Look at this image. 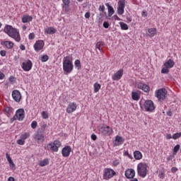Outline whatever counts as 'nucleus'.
Instances as JSON below:
<instances>
[{
  "label": "nucleus",
  "mask_w": 181,
  "mask_h": 181,
  "mask_svg": "<svg viewBox=\"0 0 181 181\" xmlns=\"http://www.w3.org/2000/svg\"><path fill=\"white\" fill-rule=\"evenodd\" d=\"M4 32L6 33L8 36L14 39L16 42H21V35H19V32L12 25H6L4 27Z\"/></svg>",
  "instance_id": "f257e3e1"
},
{
  "label": "nucleus",
  "mask_w": 181,
  "mask_h": 181,
  "mask_svg": "<svg viewBox=\"0 0 181 181\" xmlns=\"http://www.w3.org/2000/svg\"><path fill=\"white\" fill-rule=\"evenodd\" d=\"M68 58L69 57H66L63 59V70L66 74H70L73 71V69H74V65H73L71 60Z\"/></svg>",
  "instance_id": "f03ea898"
},
{
  "label": "nucleus",
  "mask_w": 181,
  "mask_h": 181,
  "mask_svg": "<svg viewBox=\"0 0 181 181\" xmlns=\"http://www.w3.org/2000/svg\"><path fill=\"white\" fill-rule=\"evenodd\" d=\"M137 173L141 177H146L148 175V164L139 163L137 165Z\"/></svg>",
  "instance_id": "7ed1b4c3"
},
{
  "label": "nucleus",
  "mask_w": 181,
  "mask_h": 181,
  "mask_svg": "<svg viewBox=\"0 0 181 181\" xmlns=\"http://www.w3.org/2000/svg\"><path fill=\"white\" fill-rule=\"evenodd\" d=\"M33 139L37 144H43L45 142V133L43 132V129H38L33 135Z\"/></svg>",
  "instance_id": "20e7f679"
},
{
  "label": "nucleus",
  "mask_w": 181,
  "mask_h": 181,
  "mask_svg": "<svg viewBox=\"0 0 181 181\" xmlns=\"http://www.w3.org/2000/svg\"><path fill=\"white\" fill-rule=\"evenodd\" d=\"M62 146V143L59 140H54L53 143L48 144L45 149L52 151V152H58L59 148Z\"/></svg>",
  "instance_id": "39448f33"
},
{
  "label": "nucleus",
  "mask_w": 181,
  "mask_h": 181,
  "mask_svg": "<svg viewBox=\"0 0 181 181\" xmlns=\"http://www.w3.org/2000/svg\"><path fill=\"white\" fill-rule=\"evenodd\" d=\"M98 131L102 135L108 136L112 134V128L107 125H100L98 127Z\"/></svg>",
  "instance_id": "423d86ee"
},
{
  "label": "nucleus",
  "mask_w": 181,
  "mask_h": 181,
  "mask_svg": "<svg viewBox=\"0 0 181 181\" xmlns=\"http://www.w3.org/2000/svg\"><path fill=\"white\" fill-rule=\"evenodd\" d=\"M168 91L165 88L158 89L156 91V97L159 100V101H163L166 98V94Z\"/></svg>",
  "instance_id": "0eeeda50"
},
{
  "label": "nucleus",
  "mask_w": 181,
  "mask_h": 181,
  "mask_svg": "<svg viewBox=\"0 0 181 181\" xmlns=\"http://www.w3.org/2000/svg\"><path fill=\"white\" fill-rule=\"evenodd\" d=\"M115 176V171L111 168H106L104 170L103 179L108 180Z\"/></svg>",
  "instance_id": "6e6552de"
},
{
  "label": "nucleus",
  "mask_w": 181,
  "mask_h": 181,
  "mask_svg": "<svg viewBox=\"0 0 181 181\" xmlns=\"http://www.w3.org/2000/svg\"><path fill=\"white\" fill-rule=\"evenodd\" d=\"M144 108L146 111H148L149 112H152L153 110H155V105L153 104V102L151 100H147L144 102Z\"/></svg>",
  "instance_id": "1a4fd4ad"
},
{
  "label": "nucleus",
  "mask_w": 181,
  "mask_h": 181,
  "mask_svg": "<svg viewBox=\"0 0 181 181\" xmlns=\"http://www.w3.org/2000/svg\"><path fill=\"white\" fill-rule=\"evenodd\" d=\"M33 66V64L32 63V61L28 59L22 63L21 67L24 71H30V70H32Z\"/></svg>",
  "instance_id": "9d476101"
},
{
  "label": "nucleus",
  "mask_w": 181,
  "mask_h": 181,
  "mask_svg": "<svg viewBox=\"0 0 181 181\" xmlns=\"http://www.w3.org/2000/svg\"><path fill=\"white\" fill-rule=\"evenodd\" d=\"M12 98L16 101V103H21V100L22 99V95L21 92L18 90H14L12 92Z\"/></svg>",
  "instance_id": "9b49d317"
},
{
  "label": "nucleus",
  "mask_w": 181,
  "mask_h": 181,
  "mask_svg": "<svg viewBox=\"0 0 181 181\" xmlns=\"http://www.w3.org/2000/svg\"><path fill=\"white\" fill-rule=\"evenodd\" d=\"M123 75L124 70L119 69L112 76V80H113V81H118V80H121V78L122 77Z\"/></svg>",
  "instance_id": "f8f14e48"
},
{
  "label": "nucleus",
  "mask_w": 181,
  "mask_h": 181,
  "mask_svg": "<svg viewBox=\"0 0 181 181\" xmlns=\"http://www.w3.org/2000/svg\"><path fill=\"white\" fill-rule=\"evenodd\" d=\"M18 121H23L25 118V110L23 108L18 109L16 112V115Z\"/></svg>",
  "instance_id": "ddd939ff"
},
{
  "label": "nucleus",
  "mask_w": 181,
  "mask_h": 181,
  "mask_svg": "<svg viewBox=\"0 0 181 181\" xmlns=\"http://www.w3.org/2000/svg\"><path fill=\"white\" fill-rule=\"evenodd\" d=\"M71 152V147L70 146H66L62 148V154L64 158H69L70 156V153Z\"/></svg>",
  "instance_id": "4468645a"
},
{
  "label": "nucleus",
  "mask_w": 181,
  "mask_h": 181,
  "mask_svg": "<svg viewBox=\"0 0 181 181\" xmlns=\"http://www.w3.org/2000/svg\"><path fill=\"white\" fill-rule=\"evenodd\" d=\"M45 46V42L43 40H38L34 44V49L35 52H40Z\"/></svg>",
  "instance_id": "2eb2a0df"
},
{
  "label": "nucleus",
  "mask_w": 181,
  "mask_h": 181,
  "mask_svg": "<svg viewBox=\"0 0 181 181\" xmlns=\"http://www.w3.org/2000/svg\"><path fill=\"white\" fill-rule=\"evenodd\" d=\"M137 88H139V90L144 91V93H149V91H151V88L144 83H138Z\"/></svg>",
  "instance_id": "dca6fc26"
},
{
  "label": "nucleus",
  "mask_w": 181,
  "mask_h": 181,
  "mask_svg": "<svg viewBox=\"0 0 181 181\" xmlns=\"http://www.w3.org/2000/svg\"><path fill=\"white\" fill-rule=\"evenodd\" d=\"M125 177L127 179H134L135 177V170L134 169H128L124 173Z\"/></svg>",
  "instance_id": "f3484780"
},
{
  "label": "nucleus",
  "mask_w": 181,
  "mask_h": 181,
  "mask_svg": "<svg viewBox=\"0 0 181 181\" xmlns=\"http://www.w3.org/2000/svg\"><path fill=\"white\" fill-rule=\"evenodd\" d=\"M76 110H77V104L75 103H71L68 105L66 112H68V114H71V112H74Z\"/></svg>",
  "instance_id": "a211bd4d"
},
{
  "label": "nucleus",
  "mask_w": 181,
  "mask_h": 181,
  "mask_svg": "<svg viewBox=\"0 0 181 181\" xmlns=\"http://www.w3.org/2000/svg\"><path fill=\"white\" fill-rule=\"evenodd\" d=\"M62 8L65 12H70V0H62Z\"/></svg>",
  "instance_id": "6ab92c4d"
},
{
  "label": "nucleus",
  "mask_w": 181,
  "mask_h": 181,
  "mask_svg": "<svg viewBox=\"0 0 181 181\" xmlns=\"http://www.w3.org/2000/svg\"><path fill=\"white\" fill-rule=\"evenodd\" d=\"M105 5L107 7L108 10V17L111 18V16H112V15L115 13V11H114V8L112 6H110V4L106 3Z\"/></svg>",
  "instance_id": "aec40b11"
},
{
  "label": "nucleus",
  "mask_w": 181,
  "mask_h": 181,
  "mask_svg": "<svg viewBox=\"0 0 181 181\" xmlns=\"http://www.w3.org/2000/svg\"><path fill=\"white\" fill-rule=\"evenodd\" d=\"M21 19L23 23H28L33 21V17H32V16H23Z\"/></svg>",
  "instance_id": "412c9836"
},
{
  "label": "nucleus",
  "mask_w": 181,
  "mask_h": 181,
  "mask_svg": "<svg viewBox=\"0 0 181 181\" xmlns=\"http://www.w3.org/2000/svg\"><path fill=\"white\" fill-rule=\"evenodd\" d=\"M173 66H175V62L170 59L164 63V67H167L168 69H172Z\"/></svg>",
  "instance_id": "4be33fe9"
},
{
  "label": "nucleus",
  "mask_w": 181,
  "mask_h": 181,
  "mask_svg": "<svg viewBox=\"0 0 181 181\" xmlns=\"http://www.w3.org/2000/svg\"><path fill=\"white\" fill-rule=\"evenodd\" d=\"M56 32V29L53 27H49L45 30V33H47V35H54Z\"/></svg>",
  "instance_id": "5701e85b"
},
{
  "label": "nucleus",
  "mask_w": 181,
  "mask_h": 181,
  "mask_svg": "<svg viewBox=\"0 0 181 181\" xmlns=\"http://www.w3.org/2000/svg\"><path fill=\"white\" fill-rule=\"evenodd\" d=\"M156 35V28H148L147 36L149 37H153Z\"/></svg>",
  "instance_id": "b1692460"
},
{
  "label": "nucleus",
  "mask_w": 181,
  "mask_h": 181,
  "mask_svg": "<svg viewBox=\"0 0 181 181\" xmlns=\"http://www.w3.org/2000/svg\"><path fill=\"white\" fill-rule=\"evenodd\" d=\"M104 13H100L99 14L97 15L96 16V21L98 22V23H103V21H104Z\"/></svg>",
  "instance_id": "393cba45"
},
{
  "label": "nucleus",
  "mask_w": 181,
  "mask_h": 181,
  "mask_svg": "<svg viewBox=\"0 0 181 181\" xmlns=\"http://www.w3.org/2000/svg\"><path fill=\"white\" fill-rule=\"evenodd\" d=\"M134 156L136 160H140V159H142V153L139 151H136L134 152Z\"/></svg>",
  "instance_id": "a878e982"
},
{
  "label": "nucleus",
  "mask_w": 181,
  "mask_h": 181,
  "mask_svg": "<svg viewBox=\"0 0 181 181\" xmlns=\"http://www.w3.org/2000/svg\"><path fill=\"white\" fill-rule=\"evenodd\" d=\"M3 45L7 47V49H12L13 47V42L11 41H4Z\"/></svg>",
  "instance_id": "bb28decb"
},
{
  "label": "nucleus",
  "mask_w": 181,
  "mask_h": 181,
  "mask_svg": "<svg viewBox=\"0 0 181 181\" xmlns=\"http://www.w3.org/2000/svg\"><path fill=\"white\" fill-rule=\"evenodd\" d=\"M132 98L134 101H138L139 100V98H141V96L136 92H132Z\"/></svg>",
  "instance_id": "cd10ccee"
},
{
  "label": "nucleus",
  "mask_w": 181,
  "mask_h": 181,
  "mask_svg": "<svg viewBox=\"0 0 181 181\" xmlns=\"http://www.w3.org/2000/svg\"><path fill=\"white\" fill-rule=\"evenodd\" d=\"M4 111L6 112V115H7V117H9V115H11L12 114V112H13V108L6 107L4 109Z\"/></svg>",
  "instance_id": "c85d7f7f"
},
{
  "label": "nucleus",
  "mask_w": 181,
  "mask_h": 181,
  "mask_svg": "<svg viewBox=\"0 0 181 181\" xmlns=\"http://www.w3.org/2000/svg\"><path fill=\"white\" fill-rule=\"evenodd\" d=\"M93 87L94 93H98V91H100V89L101 88V85L98 83H95Z\"/></svg>",
  "instance_id": "c756f323"
},
{
  "label": "nucleus",
  "mask_w": 181,
  "mask_h": 181,
  "mask_svg": "<svg viewBox=\"0 0 181 181\" xmlns=\"http://www.w3.org/2000/svg\"><path fill=\"white\" fill-rule=\"evenodd\" d=\"M119 25L122 30H128V29H129V27L124 22H120Z\"/></svg>",
  "instance_id": "7c9ffc66"
},
{
  "label": "nucleus",
  "mask_w": 181,
  "mask_h": 181,
  "mask_svg": "<svg viewBox=\"0 0 181 181\" xmlns=\"http://www.w3.org/2000/svg\"><path fill=\"white\" fill-rule=\"evenodd\" d=\"M105 43L103 41H99L98 42L96 43L95 48L98 49L100 52H101V47L105 46Z\"/></svg>",
  "instance_id": "2f4dec72"
},
{
  "label": "nucleus",
  "mask_w": 181,
  "mask_h": 181,
  "mask_svg": "<svg viewBox=\"0 0 181 181\" xmlns=\"http://www.w3.org/2000/svg\"><path fill=\"white\" fill-rule=\"evenodd\" d=\"M49 163V159L45 158L43 160L40 161V166H47V165Z\"/></svg>",
  "instance_id": "473e14b6"
},
{
  "label": "nucleus",
  "mask_w": 181,
  "mask_h": 181,
  "mask_svg": "<svg viewBox=\"0 0 181 181\" xmlns=\"http://www.w3.org/2000/svg\"><path fill=\"white\" fill-rule=\"evenodd\" d=\"M117 6L125 9V0H119L117 3Z\"/></svg>",
  "instance_id": "72a5a7b5"
},
{
  "label": "nucleus",
  "mask_w": 181,
  "mask_h": 181,
  "mask_svg": "<svg viewBox=\"0 0 181 181\" xmlns=\"http://www.w3.org/2000/svg\"><path fill=\"white\" fill-rule=\"evenodd\" d=\"M74 64H75V67H76L78 70H80V69H81V63L78 59L75 60Z\"/></svg>",
  "instance_id": "f704fd0d"
},
{
  "label": "nucleus",
  "mask_w": 181,
  "mask_h": 181,
  "mask_svg": "<svg viewBox=\"0 0 181 181\" xmlns=\"http://www.w3.org/2000/svg\"><path fill=\"white\" fill-rule=\"evenodd\" d=\"M179 149H180V145L177 144L174 148H173V155L175 156L177 153V152L179 151Z\"/></svg>",
  "instance_id": "c9c22d12"
},
{
  "label": "nucleus",
  "mask_w": 181,
  "mask_h": 181,
  "mask_svg": "<svg viewBox=\"0 0 181 181\" xmlns=\"http://www.w3.org/2000/svg\"><path fill=\"white\" fill-rule=\"evenodd\" d=\"M115 142H118V144H116L117 146L121 145V144H122V137L117 136L115 137Z\"/></svg>",
  "instance_id": "e433bc0d"
},
{
  "label": "nucleus",
  "mask_w": 181,
  "mask_h": 181,
  "mask_svg": "<svg viewBox=\"0 0 181 181\" xmlns=\"http://www.w3.org/2000/svg\"><path fill=\"white\" fill-rule=\"evenodd\" d=\"M30 136V134L29 133H24L23 134L21 135V139H23V141H25V139H28Z\"/></svg>",
  "instance_id": "4c0bfd02"
},
{
  "label": "nucleus",
  "mask_w": 181,
  "mask_h": 181,
  "mask_svg": "<svg viewBox=\"0 0 181 181\" xmlns=\"http://www.w3.org/2000/svg\"><path fill=\"white\" fill-rule=\"evenodd\" d=\"M98 11L100 12H102L101 13H103L105 15H107V12H105V6L104 5L100 6Z\"/></svg>",
  "instance_id": "58836bf2"
},
{
  "label": "nucleus",
  "mask_w": 181,
  "mask_h": 181,
  "mask_svg": "<svg viewBox=\"0 0 181 181\" xmlns=\"http://www.w3.org/2000/svg\"><path fill=\"white\" fill-rule=\"evenodd\" d=\"M124 12V8L123 7H119L117 6V14L118 15H123Z\"/></svg>",
  "instance_id": "ea45409f"
},
{
  "label": "nucleus",
  "mask_w": 181,
  "mask_h": 181,
  "mask_svg": "<svg viewBox=\"0 0 181 181\" xmlns=\"http://www.w3.org/2000/svg\"><path fill=\"white\" fill-rule=\"evenodd\" d=\"M181 136V132L175 133L173 134V139H179Z\"/></svg>",
  "instance_id": "a19ab883"
},
{
  "label": "nucleus",
  "mask_w": 181,
  "mask_h": 181,
  "mask_svg": "<svg viewBox=\"0 0 181 181\" xmlns=\"http://www.w3.org/2000/svg\"><path fill=\"white\" fill-rule=\"evenodd\" d=\"M162 74H168L169 73V68L165 66L161 70Z\"/></svg>",
  "instance_id": "79ce46f5"
},
{
  "label": "nucleus",
  "mask_w": 181,
  "mask_h": 181,
  "mask_svg": "<svg viewBox=\"0 0 181 181\" xmlns=\"http://www.w3.org/2000/svg\"><path fill=\"white\" fill-rule=\"evenodd\" d=\"M42 117L44 119H47L49 118V115L47 114V112L46 111H42Z\"/></svg>",
  "instance_id": "37998d69"
},
{
  "label": "nucleus",
  "mask_w": 181,
  "mask_h": 181,
  "mask_svg": "<svg viewBox=\"0 0 181 181\" xmlns=\"http://www.w3.org/2000/svg\"><path fill=\"white\" fill-rule=\"evenodd\" d=\"M48 60H49V56H47V55H43L41 57V62H47Z\"/></svg>",
  "instance_id": "c03bdc74"
},
{
  "label": "nucleus",
  "mask_w": 181,
  "mask_h": 181,
  "mask_svg": "<svg viewBox=\"0 0 181 181\" xmlns=\"http://www.w3.org/2000/svg\"><path fill=\"white\" fill-rule=\"evenodd\" d=\"M36 127H37V122L33 121V122L31 123V128L33 129H36Z\"/></svg>",
  "instance_id": "a18cd8bd"
},
{
  "label": "nucleus",
  "mask_w": 181,
  "mask_h": 181,
  "mask_svg": "<svg viewBox=\"0 0 181 181\" xmlns=\"http://www.w3.org/2000/svg\"><path fill=\"white\" fill-rule=\"evenodd\" d=\"M6 158L8 163L13 161L12 158H11V156L8 153H6Z\"/></svg>",
  "instance_id": "49530a36"
},
{
  "label": "nucleus",
  "mask_w": 181,
  "mask_h": 181,
  "mask_svg": "<svg viewBox=\"0 0 181 181\" xmlns=\"http://www.w3.org/2000/svg\"><path fill=\"white\" fill-rule=\"evenodd\" d=\"M103 28H105V29H108V28H110V23L107 21H105L103 23Z\"/></svg>",
  "instance_id": "de8ad7c7"
},
{
  "label": "nucleus",
  "mask_w": 181,
  "mask_h": 181,
  "mask_svg": "<svg viewBox=\"0 0 181 181\" xmlns=\"http://www.w3.org/2000/svg\"><path fill=\"white\" fill-rule=\"evenodd\" d=\"M28 39L30 40H33V39H35V33H30L28 35Z\"/></svg>",
  "instance_id": "09e8293b"
},
{
  "label": "nucleus",
  "mask_w": 181,
  "mask_h": 181,
  "mask_svg": "<svg viewBox=\"0 0 181 181\" xmlns=\"http://www.w3.org/2000/svg\"><path fill=\"white\" fill-rule=\"evenodd\" d=\"M112 21H121V18H119V17H118V16L114 15V16L112 17Z\"/></svg>",
  "instance_id": "8fccbe9b"
},
{
  "label": "nucleus",
  "mask_w": 181,
  "mask_h": 181,
  "mask_svg": "<svg viewBox=\"0 0 181 181\" xmlns=\"http://www.w3.org/2000/svg\"><path fill=\"white\" fill-rule=\"evenodd\" d=\"M17 144L18 145H23V144H25V141L22 139H20L17 141Z\"/></svg>",
  "instance_id": "3c124183"
},
{
  "label": "nucleus",
  "mask_w": 181,
  "mask_h": 181,
  "mask_svg": "<svg viewBox=\"0 0 181 181\" xmlns=\"http://www.w3.org/2000/svg\"><path fill=\"white\" fill-rule=\"evenodd\" d=\"M119 165V160L117 159L113 161V166H118Z\"/></svg>",
  "instance_id": "603ef678"
},
{
  "label": "nucleus",
  "mask_w": 181,
  "mask_h": 181,
  "mask_svg": "<svg viewBox=\"0 0 181 181\" xmlns=\"http://www.w3.org/2000/svg\"><path fill=\"white\" fill-rule=\"evenodd\" d=\"M90 16H91V13H90L89 11H88V12H86V13H85V18H86V19H90Z\"/></svg>",
  "instance_id": "864d4df0"
},
{
  "label": "nucleus",
  "mask_w": 181,
  "mask_h": 181,
  "mask_svg": "<svg viewBox=\"0 0 181 181\" xmlns=\"http://www.w3.org/2000/svg\"><path fill=\"white\" fill-rule=\"evenodd\" d=\"M158 177L160 179H165V173H160L159 175H158Z\"/></svg>",
  "instance_id": "5fc2aeb1"
},
{
  "label": "nucleus",
  "mask_w": 181,
  "mask_h": 181,
  "mask_svg": "<svg viewBox=\"0 0 181 181\" xmlns=\"http://www.w3.org/2000/svg\"><path fill=\"white\" fill-rule=\"evenodd\" d=\"M18 119V117L16 116V115L10 119L11 124H12L14 121H16Z\"/></svg>",
  "instance_id": "6e6d98bb"
},
{
  "label": "nucleus",
  "mask_w": 181,
  "mask_h": 181,
  "mask_svg": "<svg viewBox=\"0 0 181 181\" xmlns=\"http://www.w3.org/2000/svg\"><path fill=\"white\" fill-rule=\"evenodd\" d=\"M0 54H1V56H2V57H5V56H6V51H5V50H1V51L0 52Z\"/></svg>",
  "instance_id": "4d7b16f0"
},
{
  "label": "nucleus",
  "mask_w": 181,
  "mask_h": 181,
  "mask_svg": "<svg viewBox=\"0 0 181 181\" xmlns=\"http://www.w3.org/2000/svg\"><path fill=\"white\" fill-rule=\"evenodd\" d=\"M90 138L93 141H97V135L95 134H91Z\"/></svg>",
  "instance_id": "13d9d810"
},
{
  "label": "nucleus",
  "mask_w": 181,
  "mask_h": 181,
  "mask_svg": "<svg viewBox=\"0 0 181 181\" xmlns=\"http://www.w3.org/2000/svg\"><path fill=\"white\" fill-rule=\"evenodd\" d=\"M171 172H172V173H176V172H177V168H176V167H173V168H171Z\"/></svg>",
  "instance_id": "bf43d9fd"
},
{
  "label": "nucleus",
  "mask_w": 181,
  "mask_h": 181,
  "mask_svg": "<svg viewBox=\"0 0 181 181\" xmlns=\"http://www.w3.org/2000/svg\"><path fill=\"white\" fill-rule=\"evenodd\" d=\"M124 156H128V158H129L130 159L132 158V156H131V155L129 154V153H128V151H125V152L124 153Z\"/></svg>",
  "instance_id": "052dcab7"
},
{
  "label": "nucleus",
  "mask_w": 181,
  "mask_h": 181,
  "mask_svg": "<svg viewBox=\"0 0 181 181\" xmlns=\"http://www.w3.org/2000/svg\"><path fill=\"white\" fill-rule=\"evenodd\" d=\"M141 16H144V18H146V16H148V13H146V11H143L141 13Z\"/></svg>",
  "instance_id": "680f3d73"
},
{
  "label": "nucleus",
  "mask_w": 181,
  "mask_h": 181,
  "mask_svg": "<svg viewBox=\"0 0 181 181\" xmlns=\"http://www.w3.org/2000/svg\"><path fill=\"white\" fill-rule=\"evenodd\" d=\"M5 78V74L2 72H0V80H4Z\"/></svg>",
  "instance_id": "e2e57ef3"
},
{
  "label": "nucleus",
  "mask_w": 181,
  "mask_h": 181,
  "mask_svg": "<svg viewBox=\"0 0 181 181\" xmlns=\"http://www.w3.org/2000/svg\"><path fill=\"white\" fill-rule=\"evenodd\" d=\"M47 127V124H45L42 126L40 129H43V132L45 133V129H46Z\"/></svg>",
  "instance_id": "0e129e2a"
},
{
  "label": "nucleus",
  "mask_w": 181,
  "mask_h": 181,
  "mask_svg": "<svg viewBox=\"0 0 181 181\" xmlns=\"http://www.w3.org/2000/svg\"><path fill=\"white\" fill-rule=\"evenodd\" d=\"M8 163H9L11 168H15V163H13V161H11Z\"/></svg>",
  "instance_id": "69168bd1"
},
{
  "label": "nucleus",
  "mask_w": 181,
  "mask_h": 181,
  "mask_svg": "<svg viewBox=\"0 0 181 181\" xmlns=\"http://www.w3.org/2000/svg\"><path fill=\"white\" fill-rule=\"evenodd\" d=\"M166 138L168 139H172V138H173V136H172V134H168L167 136H166Z\"/></svg>",
  "instance_id": "338daca9"
},
{
  "label": "nucleus",
  "mask_w": 181,
  "mask_h": 181,
  "mask_svg": "<svg viewBox=\"0 0 181 181\" xmlns=\"http://www.w3.org/2000/svg\"><path fill=\"white\" fill-rule=\"evenodd\" d=\"M8 181H15V178L13 177H9Z\"/></svg>",
  "instance_id": "774afa93"
}]
</instances>
